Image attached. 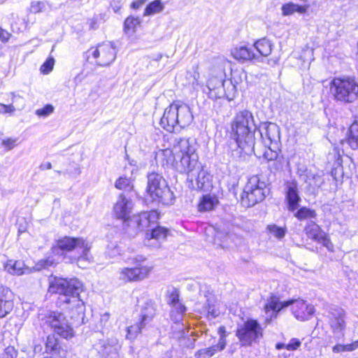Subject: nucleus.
I'll return each mask as SVG.
<instances>
[{
    "label": "nucleus",
    "mask_w": 358,
    "mask_h": 358,
    "mask_svg": "<svg viewBox=\"0 0 358 358\" xmlns=\"http://www.w3.org/2000/svg\"><path fill=\"white\" fill-rule=\"evenodd\" d=\"M175 152L180 158L181 173L187 175L189 187L193 189L209 191L213 187L212 176L202 167L199 162L195 146H189L182 141Z\"/></svg>",
    "instance_id": "obj_1"
},
{
    "label": "nucleus",
    "mask_w": 358,
    "mask_h": 358,
    "mask_svg": "<svg viewBox=\"0 0 358 358\" xmlns=\"http://www.w3.org/2000/svg\"><path fill=\"white\" fill-rule=\"evenodd\" d=\"M83 290V283L76 278H55L49 287L50 292L59 294L60 301L69 305L71 317L77 321H83L85 315V306L80 299Z\"/></svg>",
    "instance_id": "obj_2"
},
{
    "label": "nucleus",
    "mask_w": 358,
    "mask_h": 358,
    "mask_svg": "<svg viewBox=\"0 0 358 358\" xmlns=\"http://www.w3.org/2000/svg\"><path fill=\"white\" fill-rule=\"evenodd\" d=\"M234 139L239 150L237 154L250 155L254 152L255 125L252 113L244 110L238 113L231 125Z\"/></svg>",
    "instance_id": "obj_3"
},
{
    "label": "nucleus",
    "mask_w": 358,
    "mask_h": 358,
    "mask_svg": "<svg viewBox=\"0 0 358 358\" xmlns=\"http://www.w3.org/2000/svg\"><path fill=\"white\" fill-rule=\"evenodd\" d=\"M193 119L189 106L177 101L165 108L160 120V125L169 132H178L189 126Z\"/></svg>",
    "instance_id": "obj_4"
},
{
    "label": "nucleus",
    "mask_w": 358,
    "mask_h": 358,
    "mask_svg": "<svg viewBox=\"0 0 358 358\" xmlns=\"http://www.w3.org/2000/svg\"><path fill=\"white\" fill-rule=\"evenodd\" d=\"M291 305L292 313L298 320L305 321L308 320L315 311L314 306L308 303L304 300L296 299L280 302L278 298L275 296L270 297L265 305L264 309L267 315L271 312L268 315L270 317V320H271L272 317H275L277 316V313L281 309Z\"/></svg>",
    "instance_id": "obj_5"
},
{
    "label": "nucleus",
    "mask_w": 358,
    "mask_h": 358,
    "mask_svg": "<svg viewBox=\"0 0 358 358\" xmlns=\"http://www.w3.org/2000/svg\"><path fill=\"white\" fill-rule=\"evenodd\" d=\"M329 91L335 101L353 103L358 99V83L350 76L335 77L329 83Z\"/></svg>",
    "instance_id": "obj_6"
},
{
    "label": "nucleus",
    "mask_w": 358,
    "mask_h": 358,
    "mask_svg": "<svg viewBox=\"0 0 358 358\" xmlns=\"http://www.w3.org/2000/svg\"><path fill=\"white\" fill-rule=\"evenodd\" d=\"M268 192L266 183L259 176H252L249 178L241 194V204L244 207H252L262 201Z\"/></svg>",
    "instance_id": "obj_7"
},
{
    "label": "nucleus",
    "mask_w": 358,
    "mask_h": 358,
    "mask_svg": "<svg viewBox=\"0 0 358 358\" xmlns=\"http://www.w3.org/2000/svg\"><path fill=\"white\" fill-rule=\"evenodd\" d=\"M38 318L43 324L49 326L53 331L65 339H71L75 331L69 324L65 316L57 311L43 310L38 314Z\"/></svg>",
    "instance_id": "obj_8"
},
{
    "label": "nucleus",
    "mask_w": 358,
    "mask_h": 358,
    "mask_svg": "<svg viewBox=\"0 0 358 358\" xmlns=\"http://www.w3.org/2000/svg\"><path fill=\"white\" fill-rule=\"evenodd\" d=\"M147 192L153 201L170 205L174 199L173 193L168 187L166 180L159 174L152 173L148 176Z\"/></svg>",
    "instance_id": "obj_9"
},
{
    "label": "nucleus",
    "mask_w": 358,
    "mask_h": 358,
    "mask_svg": "<svg viewBox=\"0 0 358 358\" xmlns=\"http://www.w3.org/2000/svg\"><path fill=\"white\" fill-rule=\"evenodd\" d=\"M158 219L156 211L143 212L124 220L125 233L129 236H135L145 228L155 224Z\"/></svg>",
    "instance_id": "obj_10"
},
{
    "label": "nucleus",
    "mask_w": 358,
    "mask_h": 358,
    "mask_svg": "<svg viewBox=\"0 0 358 358\" xmlns=\"http://www.w3.org/2000/svg\"><path fill=\"white\" fill-rule=\"evenodd\" d=\"M116 54L114 44L106 42L98 45L96 48H90L86 52V58L90 63H95L100 66H107L115 61Z\"/></svg>",
    "instance_id": "obj_11"
},
{
    "label": "nucleus",
    "mask_w": 358,
    "mask_h": 358,
    "mask_svg": "<svg viewBox=\"0 0 358 358\" xmlns=\"http://www.w3.org/2000/svg\"><path fill=\"white\" fill-rule=\"evenodd\" d=\"M236 336L242 346H251L262 337L263 329L257 320L249 319L238 327Z\"/></svg>",
    "instance_id": "obj_12"
},
{
    "label": "nucleus",
    "mask_w": 358,
    "mask_h": 358,
    "mask_svg": "<svg viewBox=\"0 0 358 358\" xmlns=\"http://www.w3.org/2000/svg\"><path fill=\"white\" fill-rule=\"evenodd\" d=\"M259 130L264 146L273 145L275 148H280V127L275 123H262L259 126Z\"/></svg>",
    "instance_id": "obj_13"
},
{
    "label": "nucleus",
    "mask_w": 358,
    "mask_h": 358,
    "mask_svg": "<svg viewBox=\"0 0 358 358\" xmlns=\"http://www.w3.org/2000/svg\"><path fill=\"white\" fill-rule=\"evenodd\" d=\"M91 243L83 238L65 236L57 241V246L53 248V251L60 249L66 252L75 251L77 254L82 250L86 251L91 249Z\"/></svg>",
    "instance_id": "obj_14"
},
{
    "label": "nucleus",
    "mask_w": 358,
    "mask_h": 358,
    "mask_svg": "<svg viewBox=\"0 0 358 358\" xmlns=\"http://www.w3.org/2000/svg\"><path fill=\"white\" fill-rule=\"evenodd\" d=\"M305 231L308 238L322 244L329 251H334V245L328 235L315 222H309L305 228Z\"/></svg>",
    "instance_id": "obj_15"
},
{
    "label": "nucleus",
    "mask_w": 358,
    "mask_h": 358,
    "mask_svg": "<svg viewBox=\"0 0 358 358\" xmlns=\"http://www.w3.org/2000/svg\"><path fill=\"white\" fill-rule=\"evenodd\" d=\"M345 312L338 306H331L328 313L329 324L334 333L342 332L345 327Z\"/></svg>",
    "instance_id": "obj_16"
},
{
    "label": "nucleus",
    "mask_w": 358,
    "mask_h": 358,
    "mask_svg": "<svg viewBox=\"0 0 358 358\" xmlns=\"http://www.w3.org/2000/svg\"><path fill=\"white\" fill-rule=\"evenodd\" d=\"M224 82L222 77L212 76L208 79L206 87H203V92L208 94L210 99H222L224 94Z\"/></svg>",
    "instance_id": "obj_17"
},
{
    "label": "nucleus",
    "mask_w": 358,
    "mask_h": 358,
    "mask_svg": "<svg viewBox=\"0 0 358 358\" xmlns=\"http://www.w3.org/2000/svg\"><path fill=\"white\" fill-rule=\"evenodd\" d=\"M99 352L106 358H117L121 345L115 337L100 340L96 344Z\"/></svg>",
    "instance_id": "obj_18"
},
{
    "label": "nucleus",
    "mask_w": 358,
    "mask_h": 358,
    "mask_svg": "<svg viewBox=\"0 0 358 358\" xmlns=\"http://www.w3.org/2000/svg\"><path fill=\"white\" fill-rule=\"evenodd\" d=\"M133 206V202L130 199L120 194L114 205L113 211L117 218L126 220L131 213Z\"/></svg>",
    "instance_id": "obj_19"
},
{
    "label": "nucleus",
    "mask_w": 358,
    "mask_h": 358,
    "mask_svg": "<svg viewBox=\"0 0 358 358\" xmlns=\"http://www.w3.org/2000/svg\"><path fill=\"white\" fill-rule=\"evenodd\" d=\"M231 56L238 61H250L252 59H259L260 56H257L253 52L252 48L244 43H240L235 46L231 50Z\"/></svg>",
    "instance_id": "obj_20"
},
{
    "label": "nucleus",
    "mask_w": 358,
    "mask_h": 358,
    "mask_svg": "<svg viewBox=\"0 0 358 358\" xmlns=\"http://www.w3.org/2000/svg\"><path fill=\"white\" fill-rule=\"evenodd\" d=\"M10 290L0 287V317H5L13 308V302L10 297Z\"/></svg>",
    "instance_id": "obj_21"
},
{
    "label": "nucleus",
    "mask_w": 358,
    "mask_h": 358,
    "mask_svg": "<svg viewBox=\"0 0 358 358\" xmlns=\"http://www.w3.org/2000/svg\"><path fill=\"white\" fill-rule=\"evenodd\" d=\"M182 141L187 142V144L189 146H194V145H193V144H192L190 143L189 139H187V138H180V139H178V140H177L176 141V143L173 145L172 149H165V150H161L162 154L164 157H167L166 162L167 163H170V162H176V168H177L178 171H180V172H181V168H180V158L178 157V154L175 152V149L176 148V147H179V145L182 143Z\"/></svg>",
    "instance_id": "obj_22"
},
{
    "label": "nucleus",
    "mask_w": 358,
    "mask_h": 358,
    "mask_svg": "<svg viewBox=\"0 0 358 358\" xmlns=\"http://www.w3.org/2000/svg\"><path fill=\"white\" fill-rule=\"evenodd\" d=\"M144 259H145L142 257L139 259H134L136 265L131 268L134 275H135L134 277L136 282H140L148 278L152 271V266L142 264V262H143Z\"/></svg>",
    "instance_id": "obj_23"
},
{
    "label": "nucleus",
    "mask_w": 358,
    "mask_h": 358,
    "mask_svg": "<svg viewBox=\"0 0 358 358\" xmlns=\"http://www.w3.org/2000/svg\"><path fill=\"white\" fill-rule=\"evenodd\" d=\"M5 270L11 275H22L31 272V269L25 266L23 262L13 259L8 260L4 265Z\"/></svg>",
    "instance_id": "obj_24"
},
{
    "label": "nucleus",
    "mask_w": 358,
    "mask_h": 358,
    "mask_svg": "<svg viewBox=\"0 0 358 358\" xmlns=\"http://www.w3.org/2000/svg\"><path fill=\"white\" fill-rule=\"evenodd\" d=\"M185 78L187 80L186 85L192 87L193 90H203V82L201 80V76L198 66H194L192 71H187Z\"/></svg>",
    "instance_id": "obj_25"
},
{
    "label": "nucleus",
    "mask_w": 358,
    "mask_h": 358,
    "mask_svg": "<svg viewBox=\"0 0 358 358\" xmlns=\"http://www.w3.org/2000/svg\"><path fill=\"white\" fill-rule=\"evenodd\" d=\"M156 313L155 303L152 301L145 302L142 308L140 321L145 326L148 324L154 318Z\"/></svg>",
    "instance_id": "obj_26"
},
{
    "label": "nucleus",
    "mask_w": 358,
    "mask_h": 358,
    "mask_svg": "<svg viewBox=\"0 0 358 358\" xmlns=\"http://www.w3.org/2000/svg\"><path fill=\"white\" fill-rule=\"evenodd\" d=\"M253 46L260 56L263 57H266L271 55L273 50V44L270 40L266 38H262L261 39L256 41L254 43Z\"/></svg>",
    "instance_id": "obj_27"
},
{
    "label": "nucleus",
    "mask_w": 358,
    "mask_h": 358,
    "mask_svg": "<svg viewBox=\"0 0 358 358\" xmlns=\"http://www.w3.org/2000/svg\"><path fill=\"white\" fill-rule=\"evenodd\" d=\"M308 8L309 5L301 6L292 2H289L282 6V15L283 16H289L295 13L304 14L307 12Z\"/></svg>",
    "instance_id": "obj_28"
},
{
    "label": "nucleus",
    "mask_w": 358,
    "mask_h": 358,
    "mask_svg": "<svg viewBox=\"0 0 358 358\" xmlns=\"http://www.w3.org/2000/svg\"><path fill=\"white\" fill-rule=\"evenodd\" d=\"M217 199L215 196L210 194L203 195L199 200L198 210L200 212L210 211L214 209L217 204Z\"/></svg>",
    "instance_id": "obj_29"
},
{
    "label": "nucleus",
    "mask_w": 358,
    "mask_h": 358,
    "mask_svg": "<svg viewBox=\"0 0 358 358\" xmlns=\"http://www.w3.org/2000/svg\"><path fill=\"white\" fill-rule=\"evenodd\" d=\"M287 199L289 204V209L294 211L298 208L300 200L298 194L297 188L295 184L292 183L288 186L287 192Z\"/></svg>",
    "instance_id": "obj_30"
},
{
    "label": "nucleus",
    "mask_w": 358,
    "mask_h": 358,
    "mask_svg": "<svg viewBox=\"0 0 358 358\" xmlns=\"http://www.w3.org/2000/svg\"><path fill=\"white\" fill-rule=\"evenodd\" d=\"M165 4L162 0H154L150 2L145 7L143 16H152L164 11Z\"/></svg>",
    "instance_id": "obj_31"
},
{
    "label": "nucleus",
    "mask_w": 358,
    "mask_h": 358,
    "mask_svg": "<svg viewBox=\"0 0 358 358\" xmlns=\"http://www.w3.org/2000/svg\"><path fill=\"white\" fill-rule=\"evenodd\" d=\"M141 24V20L138 17L129 16L124 22V31L125 34L131 36L136 30L138 26Z\"/></svg>",
    "instance_id": "obj_32"
},
{
    "label": "nucleus",
    "mask_w": 358,
    "mask_h": 358,
    "mask_svg": "<svg viewBox=\"0 0 358 358\" xmlns=\"http://www.w3.org/2000/svg\"><path fill=\"white\" fill-rule=\"evenodd\" d=\"M350 148L355 150L358 148V117L350 127V136L347 141Z\"/></svg>",
    "instance_id": "obj_33"
},
{
    "label": "nucleus",
    "mask_w": 358,
    "mask_h": 358,
    "mask_svg": "<svg viewBox=\"0 0 358 358\" xmlns=\"http://www.w3.org/2000/svg\"><path fill=\"white\" fill-rule=\"evenodd\" d=\"M90 251V249H87L86 251H83L82 250L73 257V261H76L77 264L80 268H87L92 259Z\"/></svg>",
    "instance_id": "obj_34"
},
{
    "label": "nucleus",
    "mask_w": 358,
    "mask_h": 358,
    "mask_svg": "<svg viewBox=\"0 0 358 358\" xmlns=\"http://www.w3.org/2000/svg\"><path fill=\"white\" fill-rule=\"evenodd\" d=\"M306 182L314 190L322 186L324 183V179L321 174L310 171L306 176Z\"/></svg>",
    "instance_id": "obj_35"
},
{
    "label": "nucleus",
    "mask_w": 358,
    "mask_h": 358,
    "mask_svg": "<svg viewBox=\"0 0 358 358\" xmlns=\"http://www.w3.org/2000/svg\"><path fill=\"white\" fill-rule=\"evenodd\" d=\"M167 236V230L162 227H157L153 229L150 233L146 234V238L150 241L155 239L157 241L164 240Z\"/></svg>",
    "instance_id": "obj_36"
},
{
    "label": "nucleus",
    "mask_w": 358,
    "mask_h": 358,
    "mask_svg": "<svg viewBox=\"0 0 358 358\" xmlns=\"http://www.w3.org/2000/svg\"><path fill=\"white\" fill-rule=\"evenodd\" d=\"M223 349H220L217 345L210 346L207 348H203L198 350L195 353L196 358H210L213 357L217 352L222 351Z\"/></svg>",
    "instance_id": "obj_37"
},
{
    "label": "nucleus",
    "mask_w": 358,
    "mask_h": 358,
    "mask_svg": "<svg viewBox=\"0 0 358 358\" xmlns=\"http://www.w3.org/2000/svg\"><path fill=\"white\" fill-rule=\"evenodd\" d=\"M171 307V317L176 322H178L182 319V315L185 313L186 308L180 301L172 304Z\"/></svg>",
    "instance_id": "obj_38"
},
{
    "label": "nucleus",
    "mask_w": 358,
    "mask_h": 358,
    "mask_svg": "<svg viewBox=\"0 0 358 358\" xmlns=\"http://www.w3.org/2000/svg\"><path fill=\"white\" fill-rule=\"evenodd\" d=\"M118 278L123 282H136L132 268L123 267L118 271Z\"/></svg>",
    "instance_id": "obj_39"
},
{
    "label": "nucleus",
    "mask_w": 358,
    "mask_h": 358,
    "mask_svg": "<svg viewBox=\"0 0 358 358\" xmlns=\"http://www.w3.org/2000/svg\"><path fill=\"white\" fill-rule=\"evenodd\" d=\"M266 229L269 234L278 239H282L287 233V228L285 227H279L276 224H269L267 226Z\"/></svg>",
    "instance_id": "obj_40"
},
{
    "label": "nucleus",
    "mask_w": 358,
    "mask_h": 358,
    "mask_svg": "<svg viewBox=\"0 0 358 358\" xmlns=\"http://www.w3.org/2000/svg\"><path fill=\"white\" fill-rule=\"evenodd\" d=\"M145 327V325L143 324L141 321L136 324L128 327L127 328L126 338L130 341L134 340Z\"/></svg>",
    "instance_id": "obj_41"
},
{
    "label": "nucleus",
    "mask_w": 358,
    "mask_h": 358,
    "mask_svg": "<svg viewBox=\"0 0 358 358\" xmlns=\"http://www.w3.org/2000/svg\"><path fill=\"white\" fill-rule=\"evenodd\" d=\"M224 94L222 98L229 101L234 100L236 94V86L231 81H225L224 84Z\"/></svg>",
    "instance_id": "obj_42"
},
{
    "label": "nucleus",
    "mask_w": 358,
    "mask_h": 358,
    "mask_svg": "<svg viewBox=\"0 0 358 358\" xmlns=\"http://www.w3.org/2000/svg\"><path fill=\"white\" fill-rule=\"evenodd\" d=\"M115 186L118 189L130 192L133 189L132 181L127 178L120 177L115 182Z\"/></svg>",
    "instance_id": "obj_43"
},
{
    "label": "nucleus",
    "mask_w": 358,
    "mask_h": 358,
    "mask_svg": "<svg viewBox=\"0 0 358 358\" xmlns=\"http://www.w3.org/2000/svg\"><path fill=\"white\" fill-rule=\"evenodd\" d=\"M299 59L301 61V66L306 62H310L313 59V49L306 45L301 50V54L299 55Z\"/></svg>",
    "instance_id": "obj_44"
},
{
    "label": "nucleus",
    "mask_w": 358,
    "mask_h": 358,
    "mask_svg": "<svg viewBox=\"0 0 358 358\" xmlns=\"http://www.w3.org/2000/svg\"><path fill=\"white\" fill-rule=\"evenodd\" d=\"M279 148H275L273 145L265 146V151L263 154L264 157L268 161H272L278 157Z\"/></svg>",
    "instance_id": "obj_45"
},
{
    "label": "nucleus",
    "mask_w": 358,
    "mask_h": 358,
    "mask_svg": "<svg viewBox=\"0 0 358 358\" xmlns=\"http://www.w3.org/2000/svg\"><path fill=\"white\" fill-rule=\"evenodd\" d=\"M295 215L299 220H303L315 217L316 213L314 210L310 209L301 208L297 211Z\"/></svg>",
    "instance_id": "obj_46"
},
{
    "label": "nucleus",
    "mask_w": 358,
    "mask_h": 358,
    "mask_svg": "<svg viewBox=\"0 0 358 358\" xmlns=\"http://www.w3.org/2000/svg\"><path fill=\"white\" fill-rule=\"evenodd\" d=\"M57 264L56 260L52 257H49L47 259L40 260L36 265L37 270H41L43 268H48L50 266H52Z\"/></svg>",
    "instance_id": "obj_47"
},
{
    "label": "nucleus",
    "mask_w": 358,
    "mask_h": 358,
    "mask_svg": "<svg viewBox=\"0 0 358 358\" xmlns=\"http://www.w3.org/2000/svg\"><path fill=\"white\" fill-rule=\"evenodd\" d=\"M355 344L349 343L346 345L343 344H337L334 345L332 348V351L334 353H342L345 352H352L355 350Z\"/></svg>",
    "instance_id": "obj_48"
},
{
    "label": "nucleus",
    "mask_w": 358,
    "mask_h": 358,
    "mask_svg": "<svg viewBox=\"0 0 358 358\" xmlns=\"http://www.w3.org/2000/svg\"><path fill=\"white\" fill-rule=\"evenodd\" d=\"M218 334L220 336V338L217 345H218V348H220V349L224 350L227 345V334L226 328L224 326L220 327L218 329Z\"/></svg>",
    "instance_id": "obj_49"
},
{
    "label": "nucleus",
    "mask_w": 358,
    "mask_h": 358,
    "mask_svg": "<svg viewBox=\"0 0 358 358\" xmlns=\"http://www.w3.org/2000/svg\"><path fill=\"white\" fill-rule=\"evenodd\" d=\"M54 106L51 104H47L42 108L37 109L36 110V115L38 117H48L54 112Z\"/></svg>",
    "instance_id": "obj_50"
},
{
    "label": "nucleus",
    "mask_w": 358,
    "mask_h": 358,
    "mask_svg": "<svg viewBox=\"0 0 358 358\" xmlns=\"http://www.w3.org/2000/svg\"><path fill=\"white\" fill-rule=\"evenodd\" d=\"M55 59L53 57H48L41 66V71L43 74H48L53 69Z\"/></svg>",
    "instance_id": "obj_51"
},
{
    "label": "nucleus",
    "mask_w": 358,
    "mask_h": 358,
    "mask_svg": "<svg viewBox=\"0 0 358 358\" xmlns=\"http://www.w3.org/2000/svg\"><path fill=\"white\" fill-rule=\"evenodd\" d=\"M180 301L179 300V291L173 287L168 290V303L172 305L175 303Z\"/></svg>",
    "instance_id": "obj_52"
},
{
    "label": "nucleus",
    "mask_w": 358,
    "mask_h": 358,
    "mask_svg": "<svg viewBox=\"0 0 358 358\" xmlns=\"http://www.w3.org/2000/svg\"><path fill=\"white\" fill-rule=\"evenodd\" d=\"M17 352L14 347L8 346L4 350L3 355L1 358H15L16 357Z\"/></svg>",
    "instance_id": "obj_53"
},
{
    "label": "nucleus",
    "mask_w": 358,
    "mask_h": 358,
    "mask_svg": "<svg viewBox=\"0 0 358 358\" xmlns=\"http://www.w3.org/2000/svg\"><path fill=\"white\" fill-rule=\"evenodd\" d=\"M301 344V342L298 338H292L289 343L286 345V349L288 350H296Z\"/></svg>",
    "instance_id": "obj_54"
},
{
    "label": "nucleus",
    "mask_w": 358,
    "mask_h": 358,
    "mask_svg": "<svg viewBox=\"0 0 358 358\" xmlns=\"http://www.w3.org/2000/svg\"><path fill=\"white\" fill-rule=\"evenodd\" d=\"M223 234L221 232L217 231L215 235V241H220V243H219L221 247L222 248H228L229 247V245L227 243V239L229 238V236L227 234L224 236V241H222Z\"/></svg>",
    "instance_id": "obj_55"
},
{
    "label": "nucleus",
    "mask_w": 358,
    "mask_h": 358,
    "mask_svg": "<svg viewBox=\"0 0 358 358\" xmlns=\"http://www.w3.org/2000/svg\"><path fill=\"white\" fill-rule=\"evenodd\" d=\"M15 110V108L13 104L5 105L0 103V114L13 113Z\"/></svg>",
    "instance_id": "obj_56"
},
{
    "label": "nucleus",
    "mask_w": 358,
    "mask_h": 358,
    "mask_svg": "<svg viewBox=\"0 0 358 358\" xmlns=\"http://www.w3.org/2000/svg\"><path fill=\"white\" fill-rule=\"evenodd\" d=\"M56 341L51 338H48L46 342V349L50 352L54 351L57 347Z\"/></svg>",
    "instance_id": "obj_57"
},
{
    "label": "nucleus",
    "mask_w": 358,
    "mask_h": 358,
    "mask_svg": "<svg viewBox=\"0 0 358 358\" xmlns=\"http://www.w3.org/2000/svg\"><path fill=\"white\" fill-rule=\"evenodd\" d=\"M17 139L8 138L2 141V144L6 147L8 150H11L15 146Z\"/></svg>",
    "instance_id": "obj_58"
},
{
    "label": "nucleus",
    "mask_w": 358,
    "mask_h": 358,
    "mask_svg": "<svg viewBox=\"0 0 358 358\" xmlns=\"http://www.w3.org/2000/svg\"><path fill=\"white\" fill-rule=\"evenodd\" d=\"M110 319V314L108 313H104L103 314H101L100 315V319H99V326L101 327H103L106 325V324L108 323V320Z\"/></svg>",
    "instance_id": "obj_59"
},
{
    "label": "nucleus",
    "mask_w": 358,
    "mask_h": 358,
    "mask_svg": "<svg viewBox=\"0 0 358 358\" xmlns=\"http://www.w3.org/2000/svg\"><path fill=\"white\" fill-rule=\"evenodd\" d=\"M44 4L41 2H33L31 6V10L34 13H38L41 11Z\"/></svg>",
    "instance_id": "obj_60"
},
{
    "label": "nucleus",
    "mask_w": 358,
    "mask_h": 358,
    "mask_svg": "<svg viewBox=\"0 0 358 358\" xmlns=\"http://www.w3.org/2000/svg\"><path fill=\"white\" fill-rule=\"evenodd\" d=\"M10 34L6 30L0 27V40L2 42H7L10 38Z\"/></svg>",
    "instance_id": "obj_61"
},
{
    "label": "nucleus",
    "mask_w": 358,
    "mask_h": 358,
    "mask_svg": "<svg viewBox=\"0 0 358 358\" xmlns=\"http://www.w3.org/2000/svg\"><path fill=\"white\" fill-rule=\"evenodd\" d=\"M145 2L143 0H136L131 3V8L134 9H138L142 6Z\"/></svg>",
    "instance_id": "obj_62"
},
{
    "label": "nucleus",
    "mask_w": 358,
    "mask_h": 358,
    "mask_svg": "<svg viewBox=\"0 0 358 358\" xmlns=\"http://www.w3.org/2000/svg\"><path fill=\"white\" fill-rule=\"evenodd\" d=\"M279 57H273L267 60V64L270 66H275L278 64L279 62Z\"/></svg>",
    "instance_id": "obj_63"
},
{
    "label": "nucleus",
    "mask_w": 358,
    "mask_h": 358,
    "mask_svg": "<svg viewBox=\"0 0 358 358\" xmlns=\"http://www.w3.org/2000/svg\"><path fill=\"white\" fill-rule=\"evenodd\" d=\"M90 26V28L93 29H95L97 28L96 23V21L94 19L91 20Z\"/></svg>",
    "instance_id": "obj_64"
}]
</instances>
